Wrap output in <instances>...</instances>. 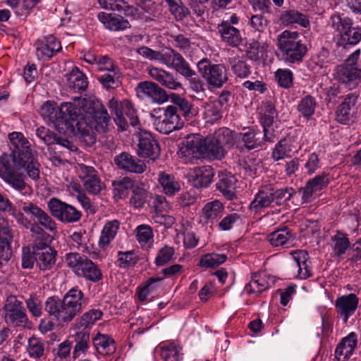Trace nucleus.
Segmentation results:
<instances>
[{
    "label": "nucleus",
    "mask_w": 361,
    "mask_h": 361,
    "mask_svg": "<svg viewBox=\"0 0 361 361\" xmlns=\"http://www.w3.org/2000/svg\"><path fill=\"white\" fill-rule=\"evenodd\" d=\"M87 304V298L78 287L70 289L62 299L56 296L49 297L44 302V310L51 320L42 319L39 330L42 334L51 331L54 326L52 320L62 326L70 323Z\"/></svg>",
    "instance_id": "2"
},
{
    "label": "nucleus",
    "mask_w": 361,
    "mask_h": 361,
    "mask_svg": "<svg viewBox=\"0 0 361 361\" xmlns=\"http://www.w3.org/2000/svg\"><path fill=\"white\" fill-rule=\"evenodd\" d=\"M130 178L125 177L123 179L114 183V193L119 198H123L127 196L128 190H133V187L136 185Z\"/></svg>",
    "instance_id": "59"
},
{
    "label": "nucleus",
    "mask_w": 361,
    "mask_h": 361,
    "mask_svg": "<svg viewBox=\"0 0 361 361\" xmlns=\"http://www.w3.org/2000/svg\"><path fill=\"white\" fill-rule=\"evenodd\" d=\"M67 85L73 90H86L88 86L87 78L78 68L74 67L69 74L66 75Z\"/></svg>",
    "instance_id": "35"
},
{
    "label": "nucleus",
    "mask_w": 361,
    "mask_h": 361,
    "mask_svg": "<svg viewBox=\"0 0 361 361\" xmlns=\"http://www.w3.org/2000/svg\"><path fill=\"white\" fill-rule=\"evenodd\" d=\"M158 180L163 192L168 196H173L180 190V183L171 174L161 172L159 174Z\"/></svg>",
    "instance_id": "36"
},
{
    "label": "nucleus",
    "mask_w": 361,
    "mask_h": 361,
    "mask_svg": "<svg viewBox=\"0 0 361 361\" xmlns=\"http://www.w3.org/2000/svg\"><path fill=\"white\" fill-rule=\"evenodd\" d=\"M98 19L106 29L111 31L124 30L130 27L128 20L120 16H115L111 13L100 12L98 14Z\"/></svg>",
    "instance_id": "27"
},
{
    "label": "nucleus",
    "mask_w": 361,
    "mask_h": 361,
    "mask_svg": "<svg viewBox=\"0 0 361 361\" xmlns=\"http://www.w3.org/2000/svg\"><path fill=\"white\" fill-rule=\"evenodd\" d=\"M303 170L306 175L312 176L316 173V171L321 169L322 162L319 157V154L316 152H312L303 159Z\"/></svg>",
    "instance_id": "50"
},
{
    "label": "nucleus",
    "mask_w": 361,
    "mask_h": 361,
    "mask_svg": "<svg viewBox=\"0 0 361 361\" xmlns=\"http://www.w3.org/2000/svg\"><path fill=\"white\" fill-rule=\"evenodd\" d=\"M19 209L24 213V215L30 216L34 220H37L43 209L37 204L30 201H18L17 202Z\"/></svg>",
    "instance_id": "55"
},
{
    "label": "nucleus",
    "mask_w": 361,
    "mask_h": 361,
    "mask_svg": "<svg viewBox=\"0 0 361 361\" xmlns=\"http://www.w3.org/2000/svg\"><path fill=\"white\" fill-rule=\"evenodd\" d=\"M27 353L32 358H39L44 355V342L37 337H31L28 339Z\"/></svg>",
    "instance_id": "56"
},
{
    "label": "nucleus",
    "mask_w": 361,
    "mask_h": 361,
    "mask_svg": "<svg viewBox=\"0 0 361 361\" xmlns=\"http://www.w3.org/2000/svg\"><path fill=\"white\" fill-rule=\"evenodd\" d=\"M357 343V335L354 332L350 333L346 337L343 338L341 342L336 348L337 355L347 357L350 356L355 349Z\"/></svg>",
    "instance_id": "44"
},
{
    "label": "nucleus",
    "mask_w": 361,
    "mask_h": 361,
    "mask_svg": "<svg viewBox=\"0 0 361 361\" xmlns=\"http://www.w3.org/2000/svg\"><path fill=\"white\" fill-rule=\"evenodd\" d=\"M32 248L35 259L40 269H50L55 264L56 251L49 246L46 241L36 243Z\"/></svg>",
    "instance_id": "14"
},
{
    "label": "nucleus",
    "mask_w": 361,
    "mask_h": 361,
    "mask_svg": "<svg viewBox=\"0 0 361 361\" xmlns=\"http://www.w3.org/2000/svg\"><path fill=\"white\" fill-rule=\"evenodd\" d=\"M174 255V247L169 245H164L158 251L155 258V264L158 267L164 266L166 264L175 259Z\"/></svg>",
    "instance_id": "57"
},
{
    "label": "nucleus",
    "mask_w": 361,
    "mask_h": 361,
    "mask_svg": "<svg viewBox=\"0 0 361 361\" xmlns=\"http://www.w3.org/2000/svg\"><path fill=\"white\" fill-rule=\"evenodd\" d=\"M219 180L216 183L217 189L229 200L236 197L235 183L236 178L231 173L221 172L219 174Z\"/></svg>",
    "instance_id": "25"
},
{
    "label": "nucleus",
    "mask_w": 361,
    "mask_h": 361,
    "mask_svg": "<svg viewBox=\"0 0 361 361\" xmlns=\"http://www.w3.org/2000/svg\"><path fill=\"white\" fill-rule=\"evenodd\" d=\"M197 67L207 84L214 88H221L228 80L226 69L222 64H213L204 58L197 63Z\"/></svg>",
    "instance_id": "9"
},
{
    "label": "nucleus",
    "mask_w": 361,
    "mask_h": 361,
    "mask_svg": "<svg viewBox=\"0 0 361 361\" xmlns=\"http://www.w3.org/2000/svg\"><path fill=\"white\" fill-rule=\"evenodd\" d=\"M104 9L123 13L126 16H135L137 9L128 4L124 0H98Z\"/></svg>",
    "instance_id": "29"
},
{
    "label": "nucleus",
    "mask_w": 361,
    "mask_h": 361,
    "mask_svg": "<svg viewBox=\"0 0 361 361\" xmlns=\"http://www.w3.org/2000/svg\"><path fill=\"white\" fill-rule=\"evenodd\" d=\"M237 133L228 128H220L212 134L217 143L226 149V147H231L235 143V135Z\"/></svg>",
    "instance_id": "43"
},
{
    "label": "nucleus",
    "mask_w": 361,
    "mask_h": 361,
    "mask_svg": "<svg viewBox=\"0 0 361 361\" xmlns=\"http://www.w3.org/2000/svg\"><path fill=\"white\" fill-rule=\"evenodd\" d=\"M274 203L272 189L263 188L259 190L254 196L249 205L250 210L255 213H260L264 209L271 206Z\"/></svg>",
    "instance_id": "26"
},
{
    "label": "nucleus",
    "mask_w": 361,
    "mask_h": 361,
    "mask_svg": "<svg viewBox=\"0 0 361 361\" xmlns=\"http://www.w3.org/2000/svg\"><path fill=\"white\" fill-rule=\"evenodd\" d=\"M295 152L296 150H293V142L290 139H282L273 149L271 159L275 161H278L290 157L291 153Z\"/></svg>",
    "instance_id": "42"
},
{
    "label": "nucleus",
    "mask_w": 361,
    "mask_h": 361,
    "mask_svg": "<svg viewBox=\"0 0 361 361\" xmlns=\"http://www.w3.org/2000/svg\"><path fill=\"white\" fill-rule=\"evenodd\" d=\"M161 109H154L150 116L153 118L154 125L156 129L164 134H169L170 133L180 130L184 125V121L181 118L180 115L177 113V107L175 106H168L164 110V118L157 116L161 111Z\"/></svg>",
    "instance_id": "8"
},
{
    "label": "nucleus",
    "mask_w": 361,
    "mask_h": 361,
    "mask_svg": "<svg viewBox=\"0 0 361 361\" xmlns=\"http://www.w3.org/2000/svg\"><path fill=\"white\" fill-rule=\"evenodd\" d=\"M137 154L140 157L156 160L160 155V147L152 135L147 131L140 134Z\"/></svg>",
    "instance_id": "15"
},
{
    "label": "nucleus",
    "mask_w": 361,
    "mask_h": 361,
    "mask_svg": "<svg viewBox=\"0 0 361 361\" xmlns=\"http://www.w3.org/2000/svg\"><path fill=\"white\" fill-rule=\"evenodd\" d=\"M233 72L240 78H245L250 74V66L240 58H233L231 62Z\"/></svg>",
    "instance_id": "60"
},
{
    "label": "nucleus",
    "mask_w": 361,
    "mask_h": 361,
    "mask_svg": "<svg viewBox=\"0 0 361 361\" xmlns=\"http://www.w3.org/2000/svg\"><path fill=\"white\" fill-rule=\"evenodd\" d=\"M74 342L73 357L76 359L84 356L90 348V331L77 330L74 336Z\"/></svg>",
    "instance_id": "33"
},
{
    "label": "nucleus",
    "mask_w": 361,
    "mask_h": 361,
    "mask_svg": "<svg viewBox=\"0 0 361 361\" xmlns=\"http://www.w3.org/2000/svg\"><path fill=\"white\" fill-rule=\"evenodd\" d=\"M48 208L56 219L62 223L71 224L79 221L82 216L80 211L71 204L53 197L48 202Z\"/></svg>",
    "instance_id": "11"
},
{
    "label": "nucleus",
    "mask_w": 361,
    "mask_h": 361,
    "mask_svg": "<svg viewBox=\"0 0 361 361\" xmlns=\"http://www.w3.org/2000/svg\"><path fill=\"white\" fill-rule=\"evenodd\" d=\"M149 74L152 78L157 80L169 89L173 90L181 87L180 82H176L171 74L162 69L155 67L152 68L149 71Z\"/></svg>",
    "instance_id": "39"
},
{
    "label": "nucleus",
    "mask_w": 361,
    "mask_h": 361,
    "mask_svg": "<svg viewBox=\"0 0 361 361\" xmlns=\"http://www.w3.org/2000/svg\"><path fill=\"white\" fill-rule=\"evenodd\" d=\"M137 52L147 59L159 61L170 68H172L175 60L179 55L178 52L171 48L161 51H157L146 46L138 48Z\"/></svg>",
    "instance_id": "17"
},
{
    "label": "nucleus",
    "mask_w": 361,
    "mask_h": 361,
    "mask_svg": "<svg viewBox=\"0 0 361 361\" xmlns=\"http://www.w3.org/2000/svg\"><path fill=\"white\" fill-rule=\"evenodd\" d=\"M56 114L51 122L56 128L63 130L65 126L67 128H72L76 132V123L80 117L71 104H61V106L56 110Z\"/></svg>",
    "instance_id": "13"
},
{
    "label": "nucleus",
    "mask_w": 361,
    "mask_h": 361,
    "mask_svg": "<svg viewBox=\"0 0 361 361\" xmlns=\"http://www.w3.org/2000/svg\"><path fill=\"white\" fill-rule=\"evenodd\" d=\"M103 315L102 312L98 309H92L83 313L74 323L73 327L75 330L84 331H89L94 323L99 320Z\"/></svg>",
    "instance_id": "28"
},
{
    "label": "nucleus",
    "mask_w": 361,
    "mask_h": 361,
    "mask_svg": "<svg viewBox=\"0 0 361 361\" xmlns=\"http://www.w3.org/2000/svg\"><path fill=\"white\" fill-rule=\"evenodd\" d=\"M111 118L105 109L90 118L80 117L76 123V134L87 145L96 142V132L106 133L111 127Z\"/></svg>",
    "instance_id": "4"
},
{
    "label": "nucleus",
    "mask_w": 361,
    "mask_h": 361,
    "mask_svg": "<svg viewBox=\"0 0 361 361\" xmlns=\"http://www.w3.org/2000/svg\"><path fill=\"white\" fill-rule=\"evenodd\" d=\"M361 40V27L359 26L354 27L353 25L342 35L338 37L337 44L344 48L350 46H354L359 43Z\"/></svg>",
    "instance_id": "47"
},
{
    "label": "nucleus",
    "mask_w": 361,
    "mask_h": 361,
    "mask_svg": "<svg viewBox=\"0 0 361 361\" xmlns=\"http://www.w3.org/2000/svg\"><path fill=\"white\" fill-rule=\"evenodd\" d=\"M4 320L13 327L30 328V321L23 303L15 295H9L4 306Z\"/></svg>",
    "instance_id": "7"
},
{
    "label": "nucleus",
    "mask_w": 361,
    "mask_h": 361,
    "mask_svg": "<svg viewBox=\"0 0 361 361\" xmlns=\"http://www.w3.org/2000/svg\"><path fill=\"white\" fill-rule=\"evenodd\" d=\"M153 237V231L149 226L142 224L137 227L136 238L142 246L146 245L152 241Z\"/></svg>",
    "instance_id": "61"
},
{
    "label": "nucleus",
    "mask_w": 361,
    "mask_h": 361,
    "mask_svg": "<svg viewBox=\"0 0 361 361\" xmlns=\"http://www.w3.org/2000/svg\"><path fill=\"white\" fill-rule=\"evenodd\" d=\"M276 79L280 87L288 89L293 83V73L290 70L279 69L275 73Z\"/></svg>",
    "instance_id": "64"
},
{
    "label": "nucleus",
    "mask_w": 361,
    "mask_h": 361,
    "mask_svg": "<svg viewBox=\"0 0 361 361\" xmlns=\"http://www.w3.org/2000/svg\"><path fill=\"white\" fill-rule=\"evenodd\" d=\"M115 164L121 169L135 173H142L146 170L145 162L127 152H122L114 158Z\"/></svg>",
    "instance_id": "22"
},
{
    "label": "nucleus",
    "mask_w": 361,
    "mask_h": 361,
    "mask_svg": "<svg viewBox=\"0 0 361 361\" xmlns=\"http://www.w3.org/2000/svg\"><path fill=\"white\" fill-rule=\"evenodd\" d=\"M226 259L227 256L224 254L209 253L201 257L199 265L202 267L212 268L224 263Z\"/></svg>",
    "instance_id": "51"
},
{
    "label": "nucleus",
    "mask_w": 361,
    "mask_h": 361,
    "mask_svg": "<svg viewBox=\"0 0 361 361\" xmlns=\"http://www.w3.org/2000/svg\"><path fill=\"white\" fill-rule=\"evenodd\" d=\"M67 265L76 275L84 277L91 282H98L103 278L99 267L86 256L78 253H68L66 256Z\"/></svg>",
    "instance_id": "6"
},
{
    "label": "nucleus",
    "mask_w": 361,
    "mask_h": 361,
    "mask_svg": "<svg viewBox=\"0 0 361 361\" xmlns=\"http://www.w3.org/2000/svg\"><path fill=\"white\" fill-rule=\"evenodd\" d=\"M360 56V49L352 53L343 65L342 69L343 81L346 84L356 83L361 79V69L358 68L357 60Z\"/></svg>",
    "instance_id": "21"
},
{
    "label": "nucleus",
    "mask_w": 361,
    "mask_h": 361,
    "mask_svg": "<svg viewBox=\"0 0 361 361\" xmlns=\"http://www.w3.org/2000/svg\"><path fill=\"white\" fill-rule=\"evenodd\" d=\"M357 305L358 298L353 293L341 296L335 302L337 312L343 318L344 323H346L349 317L354 314Z\"/></svg>",
    "instance_id": "23"
},
{
    "label": "nucleus",
    "mask_w": 361,
    "mask_h": 361,
    "mask_svg": "<svg viewBox=\"0 0 361 361\" xmlns=\"http://www.w3.org/2000/svg\"><path fill=\"white\" fill-rule=\"evenodd\" d=\"M224 204L218 200H214L205 204L201 212V221L212 229L223 216Z\"/></svg>",
    "instance_id": "20"
},
{
    "label": "nucleus",
    "mask_w": 361,
    "mask_h": 361,
    "mask_svg": "<svg viewBox=\"0 0 361 361\" xmlns=\"http://www.w3.org/2000/svg\"><path fill=\"white\" fill-rule=\"evenodd\" d=\"M261 133L258 130L249 129L245 133H237L235 135L236 147L240 151H250L262 147L263 140L260 137Z\"/></svg>",
    "instance_id": "18"
},
{
    "label": "nucleus",
    "mask_w": 361,
    "mask_h": 361,
    "mask_svg": "<svg viewBox=\"0 0 361 361\" xmlns=\"http://www.w3.org/2000/svg\"><path fill=\"white\" fill-rule=\"evenodd\" d=\"M38 57L51 59L62 49L60 41L52 35L43 37L35 43Z\"/></svg>",
    "instance_id": "19"
},
{
    "label": "nucleus",
    "mask_w": 361,
    "mask_h": 361,
    "mask_svg": "<svg viewBox=\"0 0 361 361\" xmlns=\"http://www.w3.org/2000/svg\"><path fill=\"white\" fill-rule=\"evenodd\" d=\"M226 149L221 147L212 135L205 137L192 136L188 137L179 150V156L185 162H192L201 157L221 160L224 158Z\"/></svg>",
    "instance_id": "3"
},
{
    "label": "nucleus",
    "mask_w": 361,
    "mask_h": 361,
    "mask_svg": "<svg viewBox=\"0 0 361 361\" xmlns=\"http://www.w3.org/2000/svg\"><path fill=\"white\" fill-rule=\"evenodd\" d=\"M240 219V216L238 214L231 213L224 216L219 222L218 221L214 226H216L221 231H228L232 229Z\"/></svg>",
    "instance_id": "62"
},
{
    "label": "nucleus",
    "mask_w": 361,
    "mask_h": 361,
    "mask_svg": "<svg viewBox=\"0 0 361 361\" xmlns=\"http://www.w3.org/2000/svg\"><path fill=\"white\" fill-rule=\"evenodd\" d=\"M259 122L262 125L272 126L274 119L277 117L275 106L271 102H262L258 108Z\"/></svg>",
    "instance_id": "46"
},
{
    "label": "nucleus",
    "mask_w": 361,
    "mask_h": 361,
    "mask_svg": "<svg viewBox=\"0 0 361 361\" xmlns=\"http://www.w3.org/2000/svg\"><path fill=\"white\" fill-rule=\"evenodd\" d=\"M109 108L111 114L115 115L114 121L118 128L122 131L127 130L128 124L123 116V111L120 108L119 103L114 99H112L109 101Z\"/></svg>",
    "instance_id": "52"
},
{
    "label": "nucleus",
    "mask_w": 361,
    "mask_h": 361,
    "mask_svg": "<svg viewBox=\"0 0 361 361\" xmlns=\"http://www.w3.org/2000/svg\"><path fill=\"white\" fill-rule=\"evenodd\" d=\"M162 280L163 279L159 277L148 279L137 290L139 300L140 301H145L149 293L157 287V283Z\"/></svg>",
    "instance_id": "54"
},
{
    "label": "nucleus",
    "mask_w": 361,
    "mask_h": 361,
    "mask_svg": "<svg viewBox=\"0 0 361 361\" xmlns=\"http://www.w3.org/2000/svg\"><path fill=\"white\" fill-rule=\"evenodd\" d=\"M214 176V169L210 166L195 167L192 174L193 184L197 188L207 187L212 183Z\"/></svg>",
    "instance_id": "30"
},
{
    "label": "nucleus",
    "mask_w": 361,
    "mask_h": 361,
    "mask_svg": "<svg viewBox=\"0 0 361 361\" xmlns=\"http://www.w3.org/2000/svg\"><path fill=\"white\" fill-rule=\"evenodd\" d=\"M119 226L120 222L118 220L109 221L104 224L98 243L100 248L102 250L107 248L109 243L115 238Z\"/></svg>",
    "instance_id": "32"
},
{
    "label": "nucleus",
    "mask_w": 361,
    "mask_h": 361,
    "mask_svg": "<svg viewBox=\"0 0 361 361\" xmlns=\"http://www.w3.org/2000/svg\"><path fill=\"white\" fill-rule=\"evenodd\" d=\"M139 258L133 250L118 251L117 254V264L119 267L127 269L134 266L138 262Z\"/></svg>",
    "instance_id": "53"
},
{
    "label": "nucleus",
    "mask_w": 361,
    "mask_h": 361,
    "mask_svg": "<svg viewBox=\"0 0 361 361\" xmlns=\"http://www.w3.org/2000/svg\"><path fill=\"white\" fill-rule=\"evenodd\" d=\"M77 171L83 188L90 194H99L105 188L104 183L101 180L97 171L94 167L80 164L77 167Z\"/></svg>",
    "instance_id": "12"
},
{
    "label": "nucleus",
    "mask_w": 361,
    "mask_h": 361,
    "mask_svg": "<svg viewBox=\"0 0 361 361\" xmlns=\"http://www.w3.org/2000/svg\"><path fill=\"white\" fill-rule=\"evenodd\" d=\"M78 106L85 114V116L78 114V116L84 118H90V117L99 114V112L105 109V107L99 99L92 97L80 99Z\"/></svg>",
    "instance_id": "31"
},
{
    "label": "nucleus",
    "mask_w": 361,
    "mask_h": 361,
    "mask_svg": "<svg viewBox=\"0 0 361 361\" xmlns=\"http://www.w3.org/2000/svg\"><path fill=\"white\" fill-rule=\"evenodd\" d=\"M317 102L312 96H306L298 104V109L299 112L305 118H309L315 111Z\"/></svg>",
    "instance_id": "58"
},
{
    "label": "nucleus",
    "mask_w": 361,
    "mask_h": 361,
    "mask_svg": "<svg viewBox=\"0 0 361 361\" xmlns=\"http://www.w3.org/2000/svg\"><path fill=\"white\" fill-rule=\"evenodd\" d=\"M329 23L334 32H337L338 37L349 30L353 25V21L350 18L340 13L331 16Z\"/></svg>",
    "instance_id": "38"
},
{
    "label": "nucleus",
    "mask_w": 361,
    "mask_h": 361,
    "mask_svg": "<svg viewBox=\"0 0 361 361\" xmlns=\"http://www.w3.org/2000/svg\"><path fill=\"white\" fill-rule=\"evenodd\" d=\"M267 240L273 246H283L291 243L294 237L287 228L277 230L268 235Z\"/></svg>",
    "instance_id": "41"
},
{
    "label": "nucleus",
    "mask_w": 361,
    "mask_h": 361,
    "mask_svg": "<svg viewBox=\"0 0 361 361\" xmlns=\"http://www.w3.org/2000/svg\"><path fill=\"white\" fill-rule=\"evenodd\" d=\"M132 193L130 204L136 209L142 208L148 197L147 190L142 184L137 183L133 187Z\"/></svg>",
    "instance_id": "48"
},
{
    "label": "nucleus",
    "mask_w": 361,
    "mask_h": 361,
    "mask_svg": "<svg viewBox=\"0 0 361 361\" xmlns=\"http://www.w3.org/2000/svg\"><path fill=\"white\" fill-rule=\"evenodd\" d=\"M238 25L239 18L236 14H233L228 20H223L217 26L221 41L228 46L238 47L243 41Z\"/></svg>",
    "instance_id": "10"
},
{
    "label": "nucleus",
    "mask_w": 361,
    "mask_h": 361,
    "mask_svg": "<svg viewBox=\"0 0 361 361\" xmlns=\"http://www.w3.org/2000/svg\"><path fill=\"white\" fill-rule=\"evenodd\" d=\"M350 240L347 235L341 232L337 231L336 233L331 236V247L334 255L337 257H341L350 247Z\"/></svg>",
    "instance_id": "40"
},
{
    "label": "nucleus",
    "mask_w": 361,
    "mask_h": 361,
    "mask_svg": "<svg viewBox=\"0 0 361 361\" xmlns=\"http://www.w3.org/2000/svg\"><path fill=\"white\" fill-rule=\"evenodd\" d=\"M171 68L175 69L177 73L182 75L188 81L192 90H203L202 81L195 71L191 69L189 63L180 54L175 60Z\"/></svg>",
    "instance_id": "16"
},
{
    "label": "nucleus",
    "mask_w": 361,
    "mask_h": 361,
    "mask_svg": "<svg viewBox=\"0 0 361 361\" xmlns=\"http://www.w3.org/2000/svg\"><path fill=\"white\" fill-rule=\"evenodd\" d=\"M269 287V283L267 281L264 275L255 274L249 283L245 286L244 292L247 294H260L267 290Z\"/></svg>",
    "instance_id": "45"
},
{
    "label": "nucleus",
    "mask_w": 361,
    "mask_h": 361,
    "mask_svg": "<svg viewBox=\"0 0 361 361\" xmlns=\"http://www.w3.org/2000/svg\"><path fill=\"white\" fill-rule=\"evenodd\" d=\"M328 184L329 180L324 173L321 175L316 176L306 183V185L309 186L310 189H312V190L317 194L327 187Z\"/></svg>",
    "instance_id": "63"
},
{
    "label": "nucleus",
    "mask_w": 361,
    "mask_h": 361,
    "mask_svg": "<svg viewBox=\"0 0 361 361\" xmlns=\"http://www.w3.org/2000/svg\"><path fill=\"white\" fill-rule=\"evenodd\" d=\"M281 22L287 25L298 24L303 27L310 26V20L308 17L296 10H288L283 11L280 18Z\"/></svg>",
    "instance_id": "37"
},
{
    "label": "nucleus",
    "mask_w": 361,
    "mask_h": 361,
    "mask_svg": "<svg viewBox=\"0 0 361 361\" xmlns=\"http://www.w3.org/2000/svg\"><path fill=\"white\" fill-rule=\"evenodd\" d=\"M8 137L11 153L0 157V177L20 194L30 195L32 188L25 183L26 176L20 171L23 169L31 179L37 180L39 178V164L21 133L13 132Z\"/></svg>",
    "instance_id": "1"
},
{
    "label": "nucleus",
    "mask_w": 361,
    "mask_h": 361,
    "mask_svg": "<svg viewBox=\"0 0 361 361\" xmlns=\"http://www.w3.org/2000/svg\"><path fill=\"white\" fill-rule=\"evenodd\" d=\"M171 99L173 104L172 106L177 107V111L179 110L182 114V116H183L185 120H190L193 116L192 111V106L185 98L176 94H172Z\"/></svg>",
    "instance_id": "49"
},
{
    "label": "nucleus",
    "mask_w": 361,
    "mask_h": 361,
    "mask_svg": "<svg viewBox=\"0 0 361 361\" xmlns=\"http://www.w3.org/2000/svg\"><path fill=\"white\" fill-rule=\"evenodd\" d=\"M277 46L283 60L287 63H298L302 61L307 49L299 39L297 32L285 30L278 37Z\"/></svg>",
    "instance_id": "5"
},
{
    "label": "nucleus",
    "mask_w": 361,
    "mask_h": 361,
    "mask_svg": "<svg viewBox=\"0 0 361 361\" xmlns=\"http://www.w3.org/2000/svg\"><path fill=\"white\" fill-rule=\"evenodd\" d=\"M181 347L174 342L164 341L154 349L155 356H160L164 361H180L182 359Z\"/></svg>",
    "instance_id": "24"
},
{
    "label": "nucleus",
    "mask_w": 361,
    "mask_h": 361,
    "mask_svg": "<svg viewBox=\"0 0 361 361\" xmlns=\"http://www.w3.org/2000/svg\"><path fill=\"white\" fill-rule=\"evenodd\" d=\"M93 343L99 354L111 355L116 350L114 340L106 334L98 333L93 338Z\"/></svg>",
    "instance_id": "34"
}]
</instances>
